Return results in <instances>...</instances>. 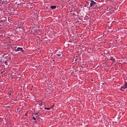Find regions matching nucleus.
<instances>
[{"instance_id":"nucleus-4","label":"nucleus","mask_w":127,"mask_h":127,"mask_svg":"<svg viewBox=\"0 0 127 127\" xmlns=\"http://www.w3.org/2000/svg\"><path fill=\"white\" fill-rule=\"evenodd\" d=\"M127 83L126 82L125 85L121 87V91H124V89H127Z\"/></svg>"},{"instance_id":"nucleus-11","label":"nucleus","mask_w":127,"mask_h":127,"mask_svg":"<svg viewBox=\"0 0 127 127\" xmlns=\"http://www.w3.org/2000/svg\"><path fill=\"white\" fill-rule=\"evenodd\" d=\"M38 117H39V115H38H38H36V118H38Z\"/></svg>"},{"instance_id":"nucleus-8","label":"nucleus","mask_w":127,"mask_h":127,"mask_svg":"<svg viewBox=\"0 0 127 127\" xmlns=\"http://www.w3.org/2000/svg\"><path fill=\"white\" fill-rule=\"evenodd\" d=\"M110 60H111V61H113V62H115V59L112 58L110 59Z\"/></svg>"},{"instance_id":"nucleus-13","label":"nucleus","mask_w":127,"mask_h":127,"mask_svg":"<svg viewBox=\"0 0 127 127\" xmlns=\"http://www.w3.org/2000/svg\"><path fill=\"white\" fill-rule=\"evenodd\" d=\"M4 72V71L3 70V71L1 72V74H2V73H3Z\"/></svg>"},{"instance_id":"nucleus-2","label":"nucleus","mask_w":127,"mask_h":127,"mask_svg":"<svg viewBox=\"0 0 127 127\" xmlns=\"http://www.w3.org/2000/svg\"><path fill=\"white\" fill-rule=\"evenodd\" d=\"M15 52H17L18 51H21L22 53L24 52V50H23V49L22 48L18 47L15 50Z\"/></svg>"},{"instance_id":"nucleus-6","label":"nucleus","mask_w":127,"mask_h":127,"mask_svg":"<svg viewBox=\"0 0 127 127\" xmlns=\"http://www.w3.org/2000/svg\"><path fill=\"white\" fill-rule=\"evenodd\" d=\"M51 8H52V9H55V8H56V6L55 5L51 6Z\"/></svg>"},{"instance_id":"nucleus-1","label":"nucleus","mask_w":127,"mask_h":127,"mask_svg":"<svg viewBox=\"0 0 127 127\" xmlns=\"http://www.w3.org/2000/svg\"><path fill=\"white\" fill-rule=\"evenodd\" d=\"M97 3H96L95 1L92 0L90 1V7H94V6H96Z\"/></svg>"},{"instance_id":"nucleus-9","label":"nucleus","mask_w":127,"mask_h":127,"mask_svg":"<svg viewBox=\"0 0 127 127\" xmlns=\"http://www.w3.org/2000/svg\"><path fill=\"white\" fill-rule=\"evenodd\" d=\"M33 119L34 120V121H34V123H36V119L35 118V117H33Z\"/></svg>"},{"instance_id":"nucleus-3","label":"nucleus","mask_w":127,"mask_h":127,"mask_svg":"<svg viewBox=\"0 0 127 127\" xmlns=\"http://www.w3.org/2000/svg\"><path fill=\"white\" fill-rule=\"evenodd\" d=\"M73 60H74L75 62H78V63H79V62H81V59L78 58V57L76 56L75 59H73Z\"/></svg>"},{"instance_id":"nucleus-5","label":"nucleus","mask_w":127,"mask_h":127,"mask_svg":"<svg viewBox=\"0 0 127 127\" xmlns=\"http://www.w3.org/2000/svg\"><path fill=\"white\" fill-rule=\"evenodd\" d=\"M57 56H58V57H62V56H63V55H62V53H60L57 54Z\"/></svg>"},{"instance_id":"nucleus-12","label":"nucleus","mask_w":127,"mask_h":127,"mask_svg":"<svg viewBox=\"0 0 127 127\" xmlns=\"http://www.w3.org/2000/svg\"><path fill=\"white\" fill-rule=\"evenodd\" d=\"M38 114V113H35V114H34V115H35V116H37Z\"/></svg>"},{"instance_id":"nucleus-7","label":"nucleus","mask_w":127,"mask_h":127,"mask_svg":"<svg viewBox=\"0 0 127 127\" xmlns=\"http://www.w3.org/2000/svg\"><path fill=\"white\" fill-rule=\"evenodd\" d=\"M52 108H46V107H45L44 108V109H45V110H48V111H50V110H51V109H52Z\"/></svg>"},{"instance_id":"nucleus-10","label":"nucleus","mask_w":127,"mask_h":127,"mask_svg":"<svg viewBox=\"0 0 127 127\" xmlns=\"http://www.w3.org/2000/svg\"><path fill=\"white\" fill-rule=\"evenodd\" d=\"M4 63L5 65H7V61H5Z\"/></svg>"}]
</instances>
